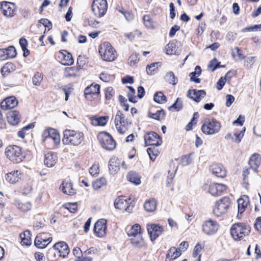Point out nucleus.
<instances>
[{
  "instance_id": "obj_8",
  "label": "nucleus",
  "mask_w": 261,
  "mask_h": 261,
  "mask_svg": "<svg viewBox=\"0 0 261 261\" xmlns=\"http://www.w3.org/2000/svg\"><path fill=\"white\" fill-rule=\"evenodd\" d=\"M5 154L14 163H20L24 159L21 148L16 145H10L6 147Z\"/></svg>"
},
{
  "instance_id": "obj_14",
  "label": "nucleus",
  "mask_w": 261,
  "mask_h": 261,
  "mask_svg": "<svg viewBox=\"0 0 261 261\" xmlns=\"http://www.w3.org/2000/svg\"><path fill=\"white\" fill-rule=\"evenodd\" d=\"M146 146H160L162 141L161 138L155 133L150 132L144 136Z\"/></svg>"
},
{
  "instance_id": "obj_5",
  "label": "nucleus",
  "mask_w": 261,
  "mask_h": 261,
  "mask_svg": "<svg viewBox=\"0 0 261 261\" xmlns=\"http://www.w3.org/2000/svg\"><path fill=\"white\" fill-rule=\"evenodd\" d=\"M99 53L101 58L106 61L112 62L117 58V53L111 44L105 42L99 46Z\"/></svg>"
},
{
  "instance_id": "obj_44",
  "label": "nucleus",
  "mask_w": 261,
  "mask_h": 261,
  "mask_svg": "<svg viewBox=\"0 0 261 261\" xmlns=\"http://www.w3.org/2000/svg\"><path fill=\"white\" fill-rule=\"evenodd\" d=\"M165 80L167 82L172 85H175L177 82V79L175 77L173 72H169L165 75Z\"/></svg>"
},
{
  "instance_id": "obj_12",
  "label": "nucleus",
  "mask_w": 261,
  "mask_h": 261,
  "mask_svg": "<svg viewBox=\"0 0 261 261\" xmlns=\"http://www.w3.org/2000/svg\"><path fill=\"white\" fill-rule=\"evenodd\" d=\"M0 5L1 11L4 16L7 17H12L15 15L16 7L14 3L3 2L0 3Z\"/></svg>"
},
{
  "instance_id": "obj_32",
  "label": "nucleus",
  "mask_w": 261,
  "mask_h": 261,
  "mask_svg": "<svg viewBox=\"0 0 261 261\" xmlns=\"http://www.w3.org/2000/svg\"><path fill=\"white\" fill-rule=\"evenodd\" d=\"M141 175L135 172H129L127 175V180L135 185L141 184Z\"/></svg>"
},
{
  "instance_id": "obj_42",
  "label": "nucleus",
  "mask_w": 261,
  "mask_h": 261,
  "mask_svg": "<svg viewBox=\"0 0 261 261\" xmlns=\"http://www.w3.org/2000/svg\"><path fill=\"white\" fill-rule=\"evenodd\" d=\"M154 100L159 103H164L167 101L166 96L162 92H157L154 94Z\"/></svg>"
},
{
  "instance_id": "obj_21",
  "label": "nucleus",
  "mask_w": 261,
  "mask_h": 261,
  "mask_svg": "<svg viewBox=\"0 0 261 261\" xmlns=\"http://www.w3.org/2000/svg\"><path fill=\"white\" fill-rule=\"evenodd\" d=\"M261 162V156L258 153L253 154L250 158L249 165L251 168V170L254 172L257 171V169Z\"/></svg>"
},
{
  "instance_id": "obj_51",
  "label": "nucleus",
  "mask_w": 261,
  "mask_h": 261,
  "mask_svg": "<svg viewBox=\"0 0 261 261\" xmlns=\"http://www.w3.org/2000/svg\"><path fill=\"white\" fill-rule=\"evenodd\" d=\"M204 245L203 244L197 243L194 247L193 257H196L198 255H201L200 252L203 249Z\"/></svg>"
},
{
  "instance_id": "obj_10",
  "label": "nucleus",
  "mask_w": 261,
  "mask_h": 261,
  "mask_svg": "<svg viewBox=\"0 0 261 261\" xmlns=\"http://www.w3.org/2000/svg\"><path fill=\"white\" fill-rule=\"evenodd\" d=\"M107 9V0H93L91 10L96 17L99 18L102 17L106 13Z\"/></svg>"
},
{
  "instance_id": "obj_62",
  "label": "nucleus",
  "mask_w": 261,
  "mask_h": 261,
  "mask_svg": "<svg viewBox=\"0 0 261 261\" xmlns=\"http://www.w3.org/2000/svg\"><path fill=\"white\" fill-rule=\"evenodd\" d=\"M138 60L137 55L133 54L129 58V63L130 65L133 66L136 64Z\"/></svg>"
},
{
  "instance_id": "obj_46",
  "label": "nucleus",
  "mask_w": 261,
  "mask_h": 261,
  "mask_svg": "<svg viewBox=\"0 0 261 261\" xmlns=\"http://www.w3.org/2000/svg\"><path fill=\"white\" fill-rule=\"evenodd\" d=\"M4 53L7 55L8 58H14L16 55V49L13 46H10L8 48L5 49Z\"/></svg>"
},
{
  "instance_id": "obj_23",
  "label": "nucleus",
  "mask_w": 261,
  "mask_h": 261,
  "mask_svg": "<svg viewBox=\"0 0 261 261\" xmlns=\"http://www.w3.org/2000/svg\"><path fill=\"white\" fill-rule=\"evenodd\" d=\"M58 161L57 154L53 152H48L45 154L44 164L48 167H54Z\"/></svg>"
},
{
  "instance_id": "obj_15",
  "label": "nucleus",
  "mask_w": 261,
  "mask_h": 261,
  "mask_svg": "<svg viewBox=\"0 0 261 261\" xmlns=\"http://www.w3.org/2000/svg\"><path fill=\"white\" fill-rule=\"evenodd\" d=\"M219 228V225L215 221L210 219L205 221L202 224V231L206 234L211 235L215 233Z\"/></svg>"
},
{
  "instance_id": "obj_6",
  "label": "nucleus",
  "mask_w": 261,
  "mask_h": 261,
  "mask_svg": "<svg viewBox=\"0 0 261 261\" xmlns=\"http://www.w3.org/2000/svg\"><path fill=\"white\" fill-rule=\"evenodd\" d=\"M221 128V123L215 119H208L201 126V130L205 135H213L218 133Z\"/></svg>"
},
{
  "instance_id": "obj_31",
  "label": "nucleus",
  "mask_w": 261,
  "mask_h": 261,
  "mask_svg": "<svg viewBox=\"0 0 261 261\" xmlns=\"http://www.w3.org/2000/svg\"><path fill=\"white\" fill-rule=\"evenodd\" d=\"M108 119V116L93 117L91 118V122L94 126H104L107 123Z\"/></svg>"
},
{
  "instance_id": "obj_18",
  "label": "nucleus",
  "mask_w": 261,
  "mask_h": 261,
  "mask_svg": "<svg viewBox=\"0 0 261 261\" xmlns=\"http://www.w3.org/2000/svg\"><path fill=\"white\" fill-rule=\"evenodd\" d=\"M22 175V174L21 171L14 170L6 174L5 175V179L11 184H15L20 181Z\"/></svg>"
},
{
  "instance_id": "obj_3",
  "label": "nucleus",
  "mask_w": 261,
  "mask_h": 261,
  "mask_svg": "<svg viewBox=\"0 0 261 261\" xmlns=\"http://www.w3.org/2000/svg\"><path fill=\"white\" fill-rule=\"evenodd\" d=\"M127 235L133 246L140 247L145 245L142 236L141 226L138 224H135L132 226L127 232Z\"/></svg>"
},
{
  "instance_id": "obj_38",
  "label": "nucleus",
  "mask_w": 261,
  "mask_h": 261,
  "mask_svg": "<svg viewBox=\"0 0 261 261\" xmlns=\"http://www.w3.org/2000/svg\"><path fill=\"white\" fill-rule=\"evenodd\" d=\"M128 204L127 200L122 197H118L114 201V206L119 210L124 209Z\"/></svg>"
},
{
  "instance_id": "obj_41",
  "label": "nucleus",
  "mask_w": 261,
  "mask_h": 261,
  "mask_svg": "<svg viewBox=\"0 0 261 261\" xmlns=\"http://www.w3.org/2000/svg\"><path fill=\"white\" fill-rule=\"evenodd\" d=\"M166 54L168 55H174L177 54L176 44L173 42H170L166 46Z\"/></svg>"
},
{
  "instance_id": "obj_7",
  "label": "nucleus",
  "mask_w": 261,
  "mask_h": 261,
  "mask_svg": "<svg viewBox=\"0 0 261 261\" xmlns=\"http://www.w3.org/2000/svg\"><path fill=\"white\" fill-rule=\"evenodd\" d=\"M231 205V201L228 197H223L216 202L213 213L217 217L225 215Z\"/></svg>"
},
{
  "instance_id": "obj_34",
  "label": "nucleus",
  "mask_w": 261,
  "mask_h": 261,
  "mask_svg": "<svg viewBox=\"0 0 261 261\" xmlns=\"http://www.w3.org/2000/svg\"><path fill=\"white\" fill-rule=\"evenodd\" d=\"M15 204L17 208L22 212H27L32 207V203L29 201L16 200Z\"/></svg>"
},
{
  "instance_id": "obj_59",
  "label": "nucleus",
  "mask_w": 261,
  "mask_h": 261,
  "mask_svg": "<svg viewBox=\"0 0 261 261\" xmlns=\"http://www.w3.org/2000/svg\"><path fill=\"white\" fill-rule=\"evenodd\" d=\"M226 81V77H221L217 83V88L218 90H221Z\"/></svg>"
},
{
  "instance_id": "obj_39",
  "label": "nucleus",
  "mask_w": 261,
  "mask_h": 261,
  "mask_svg": "<svg viewBox=\"0 0 261 261\" xmlns=\"http://www.w3.org/2000/svg\"><path fill=\"white\" fill-rule=\"evenodd\" d=\"M100 92V86L98 84H91L86 88L84 93L97 95Z\"/></svg>"
},
{
  "instance_id": "obj_61",
  "label": "nucleus",
  "mask_w": 261,
  "mask_h": 261,
  "mask_svg": "<svg viewBox=\"0 0 261 261\" xmlns=\"http://www.w3.org/2000/svg\"><path fill=\"white\" fill-rule=\"evenodd\" d=\"M261 31V24L254 25L248 28H246L243 30V31Z\"/></svg>"
},
{
  "instance_id": "obj_57",
  "label": "nucleus",
  "mask_w": 261,
  "mask_h": 261,
  "mask_svg": "<svg viewBox=\"0 0 261 261\" xmlns=\"http://www.w3.org/2000/svg\"><path fill=\"white\" fill-rule=\"evenodd\" d=\"M182 108L181 102L180 101V98H177L174 104L171 107H169V110H171L174 109L175 111H178Z\"/></svg>"
},
{
  "instance_id": "obj_35",
  "label": "nucleus",
  "mask_w": 261,
  "mask_h": 261,
  "mask_svg": "<svg viewBox=\"0 0 261 261\" xmlns=\"http://www.w3.org/2000/svg\"><path fill=\"white\" fill-rule=\"evenodd\" d=\"M31 232L30 230H25L23 233L20 234L21 238V243L23 245L30 246L32 243L31 237Z\"/></svg>"
},
{
  "instance_id": "obj_53",
  "label": "nucleus",
  "mask_w": 261,
  "mask_h": 261,
  "mask_svg": "<svg viewBox=\"0 0 261 261\" xmlns=\"http://www.w3.org/2000/svg\"><path fill=\"white\" fill-rule=\"evenodd\" d=\"M115 94V91L112 87H107L105 90V97L107 100H110Z\"/></svg>"
},
{
  "instance_id": "obj_19",
  "label": "nucleus",
  "mask_w": 261,
  "mask_h": 261,
  "mask_svg": "<svg viewBox=\"0 0 261 261\" xmlns=\"http://www.w3.org/2000/svg\"><path fill=\"white\" fill-rule=\"evenodd\" d=\"M55 249L58 251L60 256L64 258L69 254L70 250L68 245L65 242H60L54 245Z\"/></svg>"
},
{
  "instance_id": "obj_27",
  "label": "nucleus",
  "mask_w": 261,
  "mask_h": 261,
  "mask_svg": "<svg viewBox=\"0 0 261 261\" xmlns=\"http://www.w3.org/2000/svg\"><path fill=\"white\" fill-rule=\"evenodd\" d=\"M20 118L19 112L16 111H10L7 114L8 121L13 125H15L19 122Z\"/></svg>"
},
{
  "instance_id": "obj_11",
  "label": "nucleus",
  "mask_w": 261,
  "mask_h": 261,
  "mask_svg": "<svg viewBox=\"0 0 261 261\" xmlns=\"http://www.w3.org/2000/svg\"><path fill=\"white\" fill-rule=\"evenodd\" d=\"M98 140L105 149L113 150L116 147V143L112 136L106 132H101L97 136Z\"/></svg>"
},
{
  "instance_id": "obj_22",
  "label": "nucleus",
  "mask_w": 261,
  "mask_h": 261,
  "mask_svg": "<svg viewBox=\"0 0 261 261\" xmlns=\"http://www.w3.org/2000/svg\"><path fill=\"white\" fill-rule=\"evenodd\" d=\"M18 104V101L14 96H10L5 99L1 104V108L4 110L12 109Z\"/></svg>"
},
{
  "instance_id": "obj_17",
  "label": "nucleus",
  "mask_w": 261,
  "mask_h": 261,
  "mask_svg": "<svg viewBox=\"0 0 261 261\" xmlns=\"http://www.w3.org/2000/svg\"><path fill=\"white\" fill-rule=\"evenodd\" d=\"M226 189V186L222 184L213 183L209 186V192L214 196L221 195Z\"/></svg>"
},
{
  "instance_id": "obj_60",
  "label": "nucleus",
  "mask_w": 261,
  "mask_h": 261,
  "mask_svg": "<svg viewBox=\"0 0 261 261\" xmlns=\"http://www.w3.org/2000/svg\"><path fill=\"white\" fill-rule=\"evenodd\" d=\"M218 67H219V66L216 59L212 60L208 65V68L212 71H214Z\"/></svg>"
},
{
  "instance_id": "obj_56",
  "label": "nucleus",
  "mask_w": 261,
  "mask_h": 261,
  "mask_svg": "<svg viewBox=\"0 0 261 261\" xmlns=\"http://www.w3.org/2000/svg\"><path fill=\"white\" fill-rule=\"evenodd\" d=\"M34 126L32 124H30L26 126L23 127L20 131L18 132V136L19 137L23 139L25 137V133L27 130H28L30 128Z\"/></svg>"
},
{
  "instance_id": "obj_36",
  "label": "nucleus",
  "mask_w": 261,
  "mask_h": 261,
  "mask_svg": "<svg viewBox=\"0 0 261 261\" xmlns=\"http://www.w3.org/2000/svg\"><path fill=\"white\" fill-rule=\"evenodd\" d=\"M60 53L63 58V64L64 65H71L73 63V60L71 54L66 50H62Z\"/></svg>"
},
{
  "instance_id": "obj_1",
  "label": "nucleus",
  "mask_w": 261,
  "mask_h": 261,
  "mask_svg": "<svg viewBox=\"0 0 261 261\" xmlns=\"http://www.w3.org/2000/svg\"><path fill=\"white\" fill-rule=\"evenodd\" d=\"M42 142L49 149H55L60 144L61 139L59 132L55 129L48 127L42 133Z\"/></svg>"
},
{
  "instance_id": "obj_2",
  "label": "nucleus",
  "mask_w": 261,
  "mask_h": 261,
  "mask_svg": "<svg viewBox=\"0 0 261 261\" xmlns=\"http://www.w3.org/2000/svg\"><path fill=\"white\" fill-rule=\"evenodd\" d=\"M84 139V134L79 130L66 129L63 131L62 143L70 146H78Z\"/></svg>"
},
{
  "instance_id": "obj_48",
  "label": "nucleus",
  "mask_w": 261,
  "mask_h": 261,
  "mask_svg": "<svg viewBox=\"0 0 261 261\" xmlns=\"http://www.w3.org/2000/svg\"><path fill=\"white\" fill-rule=\"evenodd\" d=\"M43 75L39 72L35 73L32 79L33 84L37 86L41 85Z\"/></svg>"
},
{
  "instance_id": "obj_29",
  "label": "nucleus",
  "mask_w": 261,
  "mask_h": 261,
  "mask_svg": "<svg viewBox=\"0 0 261 261\" xmlns=\"http://www.w3.org/2000/svg\"><path fill=\"white\" fill-rule=\"evenodd\" d=\"M80 75V69L77 67H68L65 69L64 76L66 77H76Z\"/></svg>"
},
{
  "instance_id": "obj_28",
  "label": "nucleus",
  "mask_w": 261,
  "mask_h": 261,
  "mask_svg": "<svg viewBox=\"0 0 261 261\" xmlns=\"http://www.w3.org/2000/svg\"><path fill=\"white\" fill-rule=\"evenodd\" d=\"M60 188L64 194L72 195L76 193L75 190L73 188L72 184L69 181H63Z\"/></svg>"
},
{
  "instance_id": "obj_64",
  "label": "nucleus",
  "mask_w": 261,
  "mask_h": 261,
  "mask_svg": "<svg viewBox=\"0 0 261 261\" xmlns=\"http://www.w3.org/2000/svg\"><path fill=\"white\" fill-rule=\"evenodd\" d=\"M255 229L259 232H261V217H258L254 224Z\"/></svg>"
},
{
  "instance_id": "obj_55",
  "label": "nucleus",
  "mask_w": 261,
  "mask_h": 261,
  "mask_svg": "<svg viewBox=\"0 0 261 261\" xmlns=\"http://www.w3.org/2000/svg\"><path fill=\"white\" fill-rule=\"evenodd\" d=\"M64 207L68 210L71 213H75L77 209V205L76 203H66L64 205Z\"/></svg>"
},
{
  "instance_id": "obj_63",
  "label": "nucleus",
  "mask_w": 261,
  "mask_h": 261,
  "mask_svg": "<svg viewBox=\"0 0 261 261\" xmlns=\"http://www.w3.org/2000/svg\"><path fill=\"white\" fill-rule=\"evenodd\" d=\"M226 106L229 107L234 101V97L231 95H227L226 96Z\"/></svg>"
},
{
  "instance_id": "obj_16",
  "label": "nucleus",
  "mask_w": 261,
  "mask_h": 261,
  "mask_svg": "<svg viewBox=\"0 0 261 261\" xmlns=\"http://www.w3.org/2000/svg\"><path fill=\"white\" fill-rule=\"evenodd\" d=\"M147 229L152 241L155 240L164 231L163 226L155 224H148Z\"/></svg>"
},
{
  "instance_id": "obj_50",
  "label": "nucleus",
  "mask_w": 261,
  "mask_h": 261,
  "mask_svg": "<svg viewBox=\"0 0 261 261\" xmlns=\"http://www.w3.org/2000/svg\"><path fill=\"white\" fill-rule=\"evenodd\" d=\"M165 116L164 111L162 110H159L155 113H149V116L154 119L160 120L163 118Z\"/></svg>"
},
{
  "instance_id": "obj_37",
  "label": "nucleus",
  "mask_w": 261,
  "mask_h": 261,
  "mask_svg": "<svg viewBox=\"0 0 261 261\" xmlns=\"http://www.w3.org/2000/svg\"><path fill=\"white\" fill-rule=\"evenodd\" d=\"M156 207V202L154 199H150L146 201L144 204V207L148 212H154Z\"/></svg>"
},
{
  "instance_id": "obj_43",
  "label": "nucleus",
  "mask_w": 261,
  "mask_h": 261,
  "mask_svg": "<svg viewBox=\"0 0 261 261\" xmlns=\"http://www.w3.org/2000/svg\"><path fill=\"white\" fill-rule=\"evenodd\" d=\"M13 70L14 65L11 63H8L3 67L1 71L3 75L6 76Z\"/></svg>"
},
{
  "instance_id": "obj_26",
  "label": "nucleus",
  "mask_w": 261,
  "mask_h": 261,
  "mask_svg": "<svg viewBox=\"0 0 261 261\" xmlns=\"http://www.w3.org/2000/svg\"><path fill=\"white\" fill-rule=\"evenodd\" d=\"M238 213L241 214L245 210L246 208L249 203V198L247 195H243L238 201Z\"/></svg>"
},
{
  "instance_id": "obj_58",
  "label": "nucleus",
  "mask_w": 261,
  "mask_h": 261,
  "mask_svg": "<svg viewBox=\"0 0 261 261\" xmlns=\"http://www.w3.org/2000/svg\"><path fill=\"white\" fill-rule=\"evenodd\" d=\"M99 78L101 80L105 82H109L113 79V76L107 73L102 72L100 74Z\"/></svg>"
},
{
  "instance_id": "obj_13",
  "label": "nucleus",
  "mask_w": 261,
  "mask_h": 261,
  "mask_svg": "<svg viewBox=\"0 0 261 261\" xmlns=\"http://www.w3.org/2000/svg\"><path fill=\"white\" fill-rule=\"evenodd\" d=\"M107 230V226L106 219H101L95 223L94 231L97 237L99 238L104 237L106 235Z\"/></svg>"
},
{
  "instance_id": "obj_25",
  "label": "nucleus",
  "mask_w": 261,
  "mask_h": 261,
  "mask_svg": "<svg viewBox=\"0 0 261 261\" xmlns=\"http://www.w3.org/2000/svg\"><path fill=\"white\" fill-rule=\"evenodd\" d=\"M211 171L213 174L219 177L226 176V170L224 167L218 164H214L211 166Z\"/></svg>"
},
{
  "instance_id": "obj_30",
  "label": "nucleus",
  "mask_w": 261,
  "mask_h": 261,
  "mask_svg": "<svg viewBox=\"0 0 261 261\" xmlns=\"http://www.w3.org/2000/svg\"><path fill=\"white\" fill-rule=\"evenodd\" d=\"M181 254L179 249L171 247L168 251L166 256V261H173Z\"/></svg>"
},
{
  "instance_id": "obj_52",
  "label": "nucleus",
  "mask_w": 261,
  "mask_h": 261,
  "mask_svg": "<svg viewBox=\"0 0 261 261\" xmlns=\"http://www.w3.org/2000/svg\"><path fill=\"white\" fill-rule=\"evenodd\" d=\"M109 168L110 171L112 174L115 173L119 170L118 163L111 160L109 162Z\"/></svg>"
},
{
  "instance_id": "obj_54",
  "label": "nucleus",
  "mask_w": 261,
  "mask_h": 261,
  "mask_svg": "<svg viewBox=\"0 0 261 261\" xmlns=\"http://www.w3.org/2000/svg\"><path fill=\"white\" fill-rule=\"evenodd\" d=\"M147 151L149 155L150 160L154 161L156 158V155L158 151L154 147H149L147 149Z\"/></svg>"
},
{
  "instance_id": "obj_9",
  "label": "nucleus",
  "mask_w": 261,
  "mask_h": 261,
  "mask_svg": "<svg viewBox=\"0 0 261 261\" xmlns=\"http://www.w3.org/2000/svg\"><path fill=\"white\" fill-rule=\"evenodd\" d=\"M115 124L117 131L121 134H124L130 128L131 123L125 119L122 112L118 111L115 116Z\"/></svg>"
},
{
  "instance_id": "obj_40",
  "label": "nucleus",
  "mask_w": 261,
  "mask_h": 261,
  "mask_svg": "<svg viewBox=\"0 0 261 261\" xmlns=\"http://www.w3.org/2000/svg\"><path fill=\"white\" fill-rule=\"evenodd\" d=\"M107 179L106 178L101 177L94 180L92 182V186L94 190H98L103 186L106 185Z\"/></svg>"
},
{
  "instance_id": "obj_47",
  "label": "nucleus",
  "mask_w": 261,
  "mask_h": 261,
  "mask_svg": "<svg viewBox=\"0 0 261 261\" xmlns=\"http://www.w3.org/2000/svg\"><path fill=\"white\" fill-rule=\"evenodd\" d=\"M245 130L246 128L244 127L240 132L234 133L233 135V142L238 144L239 143L244 135Z\"/></svg>"
},
{
  "instance_id": "obj_49",
  "label": "nucleus",
  "mask_w": 261,
  "mask_h": 261,
  "mask_svg": "<svg viewBox=\"0 0 261 261\" xmlns=\"http://www.w3.org/2000/svg\"><path fill=\"white\" fill-rule=\"evenodd\" d=\"M159 62H155L152 63L151 64L148 65L146 67V71L147 74L149 75H152L154 72L158 68Z\"/></svg>"
},
{
  "instance_id": "obj_45",
  "label": "nucleus",
  "mask_w": 261,
  "mask_h": 261,
  "mask_svg": "<svg viewBox=\"0 0 261 261\" xmlns=\"http://www.w3.org/2000/svg\"><path fill=\"white\" fill-rule=\"evenodd\" d=\"M89 173L93 176H97L99 173V164L98 163H94L89 170Z\"/></svg>"
},
{
  "instance_id": "obj_33",
  "label": "nucleus",
  "mask_w": 261,
  "mask_h": 261,
  "mask_svg": "<svg viewBox=\"0 0 261 261\" xmlns=\"http://www.w3.org/2000/svg\"><path fill=\"white\" fill-rule=\"evenodd\" d=\"M143 23L145 27L148 29L153 30L156 28V23L153 20L149 15H145L143 17Z\"/></svg>"
},
{
  "instance_id": "obj_24",
  "label": "nucleus",
  "mask_w": 261,
  "mask_h": 261,
  "mask_svg": "<svg viewBox=\"0 0 261 261\" xmlns=\"http://www.w3.org/2000/svg\"><path fill=\"white\" fill-rule=\"evenodd\" d=\"M205 95V91L201 90H189L188 92V96L196 102H199Z\"/></svg>"
},
{
  "instance_id": "obj_4",
  "label": "nucleus",
  "mask_w": 261,
  "mask_h": 261,
  "mask_svg": "<svg viewBox=\"0 0 261 261\" xmlns=\"http://www.w3.org/2000/svg\"><path fill=\"white\" fill-rule=\"evenodd\" d=\"M230 232L234 240H241L249 234L250 227L245 223H236L231 226Z\"/></svg>"
},
{
  "instance_id": "obj_20",
  "label": "nucleus",
  "mask_w": 261,
  "mask_h": 261,
  "mask_svg": "<svg viewBox=\"0 0 261 261\" xmlns=\"http://www.w3.org/2000/svg\"><path fill=\"white\" fill-rule=\"evenodd\" d=\"M44 234H40L36 237L35 240V245L39 248H45L49 243L52 241V238L48 237L46 238L44 236Z\"/></svg>"
}]
</instances>
